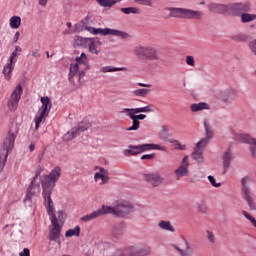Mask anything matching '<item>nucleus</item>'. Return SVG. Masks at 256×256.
<instances>
[{
    "mask_svg": "<svg viewBox=\"0 0 256 256\" xmlns=\"http://www.w3.org/2000/svg\"><path fill=\"white\" fill-rule=\"evenodd\" d=\"M76 63L70 64L68 81L71 85H75L76 82L81 83V79L85 77V71L91 69V64H89V58L87 54L81 53L80 56L75 58Z\"/></svg>",
    "mask_w": 256,
    "mask_h": 256,
    "instance_id": "1",
    "label": "nucleus"
},
{
    "mask_svg": "<svg viewBox=\"0 0 256 256\" xmlns=\"http://www.w3.org/2000/svg\"><path fill=\"white\" fill-rule=\"evenodd\" d=\"M251 183L253 178L251 176H244L240 179V191L242 198L246 201L250 211H256L255 197L253 196V190H251Z\"/></svg>",
    "mask_w": 256,
    "mask_h": 256,
    "instance_id": "2",
    "label": "nucleus"
},
{
    "mask_svg": "<svg viewBox=\"0 0 256 256\" xmlns=\"http://www.w3.org/2000/svg\"><path fill=\"white\" fill-rule=\"evenodd\" d=\"M76 31H88L91 33V35H113V37H121V39H127L129 37V34L127 32H123L121 30L117 29H111V28H95L91 26H82L81 24L75 25Z\"/></svg>",
    "mask_w": 256,
    "mask_h": 256,
    "instance_id": "3",
    "label": "nucleus"
},
{
    "mask_svg": "<svg viewBox=\"0 0 256 256\" xmlns=\"http://www.w3.org/2000/svg\"><path fill=\"white\" fill-rule=\"evenodd\" d=\"M133 55L141 61H159L157 48L151 45H137L133 49Z\"/></svg>",
    "mask_w": 256,
    "mask_h": 256,
    "instance_id": "4",
    "label": "nucleus"
},
{
    "mask_svg": "<svg viewBox=\"0 0 256 256\" xmlns=\"http://www.w3.org/2000/svg\"><path fill=\"white\" fill-rule=\"evenodd\" d=\"M155 109L152 104H149L140 108H123L120 113L129 117V119H135L136 121H143L147 119V115L139 113H153ZM138 114V115H137Z\"/></svg>",
    "mask_w": 256,
    "mask_h": 256,
    "instance_id": "5",
    "label": "nucleus"
},
{
    "mask_svg": "<svg viewBox=\"0 0 256 256\" xmlns=\"http://www.w3.org/2000/svg\"><path fill=\"white\" fill-rule=\"evenodd\" d=\"M74 41L76 45H79L80 47H88L92 55H99V53H101L99 46L103 45V43L99 37L85 38L81 36H75Z\"/></svg>",
    "mask_w": 256,
    "mask_h": 256,
    "instance_id": "6",
    "label": "nucleus"
},
{
    "mask_svg": "<svg viewBox=\"0 0 256 256\" xmlns=\"http://www.w3.org/2000/svg\"><path fill=\"white\" fill-rule=\"evenodd\" d=\"M61 177V167H55L48 175L40 176V182L43 191H52L55 189L57 180Z\"/></svg>",
    "mask_w": 256,
    "mask_h": 256,
    "instance_id": "7",
    "label": "nucleus"
},
{
    "mask_svg": "<svg viewBox=\"0 0 256 256\" xmlns=\"http://www.w3.org/2000/svg\"><path fill=\"white\" fill-rule=\"evenodd\" d=\"M171 17H176L180 19H203V12L199 10H191L187 8H171Z\"/></svg>",
    "mask_w": 256,
    "mask_h": 256,
    "instance_id": "8",
    "label": "nucleus"
},
{
    "mask_svg": "<svg viewBox=\"0 0 256 256\" xmlns=\"http://www.w3.org/2000/svg\"><path fill=\"white\" fill-rule=\"evenodd\" d=\"M14 147H15V134L12 132H8L3 142V149L0 151L1 169L5 167V161H7L8 153H10V151H13Z\"/></svg>",
    "mask_w": 256,
    "mask_h": 256,
    "instance_id": "9",
    "label": "nucleus"
},
{
    "mask_svg": "<svg viewBox=\"0 0 256 256\" xmlns=\"http://www.w3.org/2000/svg\"><path fill=\"white\" fill-rule=\"evenodd\" d=\"M51 226L49 228V241H54V243H57V245H61V231H63V225L59 224V220L52 218Z\"/></svg>",
    "mask_w": 256,
    "mask_h": 256,
    "instance_id": "10",
    "label": "nucleus"
},
{
    "mask_svg": "<svg viewBox=\"0 0 256 256\" xmlns=\"http://www.w3.org/2000/svg\"><path fill=\"white\" fill-rule=\"evenodd\" d=\"M135 207L129 201L122 200L114 206V215L116 217H127L129 213H133Z\"/></svg>",
    "mask_w": 256,
    "mask_h": 256,
    "instance_id": "11",
    "label": "nucleus"
},
{
    "mask_svg": "<svg viewBox=\"0 0 256 256\" xmlns=\"http://www.w3.org/2000/svg\"><path fill=\"white\" fill-rule=\"evenodd\" d=\"M23 94V87L21 84H18L13 90L9 100H8V109L10 111H17L19 107V101H21V95Z\"/></svg>",
    "mask_w": 256,
    "mask_h": 256,
    "instance_id": "12",
    "label": "nucleus"
},
{
    "mask_svg": "<svg viewBox=\"0 0 256 256\" xmlns=\"http://www.w3.org/2000/svg\"><path fill=\"white\" fill-rule=\"evenodd\" d=\"M39 177L38 174H36L31 182L30 187L28 188V193L24 199L25 205L28 207H31V199L32 197H37L39 193H41V185L37 184V178Z\"/></svg>",
    "mask_w": 256,
    "mask_h": 256,
    "instance_id": "13",
    "label": "nucleus"
},
{
    "mask_svg": "<svg viewBox=\"0 0 256 256\" xmlns=\"http://www.w3.org/2000/svg\"><path fill=\"white\" fill-rule=\"evenodd\" d=\"M89 127H91V124H89V122H82L78 124V126L73 127L70 131H68L64 135V140L71 141L75 139V137H78V135H80L81 133H84V131H87Z\"/></svg>",
    "mask_w": 256,
    "mask_h": 256,
    "instance_id": "14",
    "label": "nucleus"
},
{
    "mask_svg": "<svg viewBox=\"0 0 256 256\" xmlns=\"http://www.w3.org/2000/svg\"><path fill=\"white\" fill-rule=\"evenodd\" d=\"M190 165L191 164L189 163V156H184L179 167L174 170L176 181H181L183 177H187L189 175Z\"/></svg>",
    "mask_w": 256,
    "mask_h": 256,
    "instance_id": "15",
    "label": "nucleus"
},
{
    "mask_svg": "<svg viewBox=\"0 0 256 256\" xmlns=\"http://www.w3.org/2000/svg\"><path fill=\"white\" fill-rule=\"evenodd\" d=\"M207 147V140H200L197 142L194 152L192 153V159H194L195 162L198 163V165H201V163L205 162V157L203 156V152L205 151V148Z\"/></svg>",
    "mask_w": 256,
    "mask_h": 256,
    "instance_id": "16",
    "label": "nucleus"
},
{
    "mask_svg": "<svg viewBox=\"0 0 256 256\" xmlns=\"http://www.w3.org/2000/svg\"><path fill=\"white\" fill-rule=\"evenodd\" d=\"M53 192L49 190H43L42 195L44 197L45 207L47 214L50 217V221H53V218L57 219V214L54 213L55 211V204L53 203V200L51 199V194Z\"/></svg>",
    "mask_w": 256,
    "mask_h": 256,
    "instance_id": "17",
    "label": "nucleus"
},
{
    "mask_svg": "<svg viewBox=\"0 0 256 256\" xmlns=\"http://www.w3.org/2000/svg\"><path fill=\"white\" fill-rule=\"evenodd\" d=\"M134 151L136 155H140V153H145L147 151H167V147L159 144H140L134 145Z\"/></svg>",
    "mask_w": 256,
    "mask_h": 256,
    "instance_id": "18",
    "label": "nucleus"
},
{
    "mask_svg": "<svg viewBox=\"0 0 256 256\" xmlns=\"http://www.w3.org/2000/svg\"><path fill=\"white\" fill-rule=\"evenodd\" d=\"M130 256H149L151 255V247L147 244H135L129 246Z\"/></svg>",
    "mask_w": 256,
    "mask_h": 256,
    "instance_id": "19",
    "label": "nucleus"
},
{
    "mask_svg": "<svg viewBox=\"0 0 256 256\" xmlns=\"http://www.w3.org/2000/svg\"><path fill=\"white\" fill-rule=\"evenodd\" d=\"M144 180L146 183H149L152 187H161L163 185L165 178L161 176V174L155 172V173H149L144 174Z\"/></svg>",
    "mask_w": 256,
    "mask_h": 256,
    "instance_id": "20",
    "label": "nucleus"
},
{
    "mask_svg": "<svg viewBox=\"0 0 256 256\" xmlns=\"http://www.w3.org/2000/svg\"><path fill=\"white\" fill-rule=\"evenodd\" d=\"M184 245H177L173 244L172 247L177 251L178 255L180 256H193V248L191 247V242H189L187 239L183 240Z\"/></svg>",
    "mask_w": 256,
    "mask_h": 256,
    "instance_id": "21",
    "label": "nucleus"
},
{
    "mask_svg": "<svg viewBox=\"0 0 256 256\" xmlns=\"http://www.w3.org/2000/svg\"><path fill=\"white\" fill-rule=\"evenodd\" d=\"M220 99L223 103L229 105V103H233V101H237V90H226L220 94Z\"/></svg>",
    "mask_w": 256,
    "mask_h": 256,
    "instance_id": "22",
    "label": "nucleus"
},
{
    "mask_svg": "<svg viewBox=\"0 0 256 256\" xmlns=\"http://www.w3.org/2000/svg\"><path fill=\"white\" fill-rule=\"evenodd\" d=\"M223 175H225V173H227L231 167V161H233V152L231 151V149H227L223 156Z\"/></svg>",
    "mask_w": 256,
    "mask_h": 256,
    "instance_id": "23",
    "label": "nucleus"
},
{
    "mask_svg": "<svg viewBox=\"0 0 256 256\" xmlns=\"http://www.w3.org/2000/svg\"><path fill=\"white\" fill-rule=\"evenodd\" d=\"M124 233H125V224L123 223H118L111 230L112 237H114L115 239H121Z\"/></svg>",
    "mask_w": 256,
    "mask_h": 256,
    "instance_id": "24",
    "label": "nucleus"
},
{
    "mask_svg": "<svg viewBox=\"0 0 256 256\" xmlns=\"http://www.w3.org/2000/svg\"><path fill=\"white\" fill-rule=\"evenodd\" d=\"M107 170H105V168H100L99 172H96L94 174V180L95 181H99V179H101V183L100 185H105L106 183H109V176L107 175Z\"/></svg>",
    "mask_w": 256,
    "mask_h": 256,
    "instance_id": "25",
    "label": "nucleus"
},
{
    "mask_svg": "<svg viewBox=\"0 0 256 256\" xmlns=\"http://www.w3.org/2000/svg\"><path fill=\"white\" fill-rule=\"evenodd\" d=\"M41 103L42 106L39 108L38 111H41L42 113H46L49 115V113H51V100L49 99V97L45 96L41 98Z\"/></svg>",
    "mask_w": 256,
    "mask_h": 256,
    "instance_id": "26",
    "label": "nucleus"
},
{
    "mask_svg": "<svg viewBox=\"0 0 256 256\" xmlns=\"http://www.w3.org/2000/svg\"><path fill=\"white\" fill-rule=\"evenodd\" d=\"M209 109H210V106L207 102L193 103L190 105V111L192 113H197L199 111H205Z\"/></svg>",
    "mask_w": 256,
    "mask_h": 256,
    "instance_id": "27",
    "label": "nucleus"
},
{
    "mask_svg": "<svg viewBox=\"0 0 256 256\" xmlns=\"http://www.w3.org/2000/svg\"><path fill=\"white\" fill-rule=\"evenodd\" d=\"M232 9L234 11H238L239 13H247L251 11V5L249 2L236 3L233 4Z\"/></svg>",
    "mask_w": 256,
    "mask_h": 256,
    "instance_id": "28",
    "label": "nucleus"
},
{
    "mask_svg": "<svg viewBox=\"0 0 256 256\" xmlns=\"http://www.w3.org/2000/svg\"><path fill=\"white\" fill-rule=\"evenodd\" d=\"M158 228L161 229V231H169V233H175V226H173L171 221L161 220L158 223Z\"/></svg>",
    "mask_w": 256,
    "mask_h": 256,
    "instance_id": "29",
    "label": "nucleus"
},
{
    "mask_svg": "<svg viewBox=\"0 0 256 256\" xmlns=\"http://www.w3.org/2000/svg\"><path fill=\"white\" fill-rule=\"evenodd\" d=\"M206 137L202 138L201 141H206V146L209 145V141L213 139V130L211 129V125H209V122L207 120H204L203 122Z\"/></svg>",
    "mask_w": 256,
    "mask_h": 256,
    "instance_id": "30",
    "label": "nucleus"
},
{
    "mask_svg": "<svg viewBox=\"0 0 256 256\" xmlns=\"http://www.w3.org/2000/svg\"><path fill=\"white\" fill-rule=\"evenodd\" d=\"M236 139L241 143H247L248 145H256V138L249 136V134H237Z\"/></svg>",
    "mask_w": 256,
    "mask_h": 256,
    "instance_id": "31",
    "label": "nucleus"
},
{
    "mask_svg": "<svg viewBox=\"0 0 256 256\" xmlns=\"http://www.w3.org/2000/svg\"><path fill=\"white\" fill-rule=\"evenodd\" d=\"M48 116L49 114L38 110L34 118L35 129H39V126L43 123V121H45V119H47Z\"/></svg>",
    "mask_w": 256,
    "mask_h": 256,
    "instance_id": "32",
    "label": "nucleus"
},
{
    "mask_svg": "<svg viewBox=\"0 0 256 256\" xmlns=\"http://www.w3.org/2000/svg\"><path fill=\"white\" fill-rule=\"evenodd\" d=\"M96 211L98 213V217H101L103 215H115V207L111 206L102 205V207Z\"/></svg>",
    "mask_w": 256,
    "mask_h": 256,
    "instance_id": "33",
    "label": "nucleus"
},
{
    "mask_svg": "<svg viewBox=\"0 0 256 256\" xmlns=\"http://www.w3.org/2000/svg\"><path fill=\"white\" fill-rule=\"evenodd\" d=\"M13 69H15V64L8 61L3 68V75L6 81L11 79V73H13Z\"/></svg>",
    "mask_w": 256,
    "mask_h": 256,
    "instance_id": "34",
    "label": "nucleus"
},
{
    "mask_svg": "<svg viewBox=\"0 0 256 256\" xmlns=\"http://www.w3.org/2000/svg\"><path fill=\"white\" fill-rule=\"evenodd\" d=\"M117 71H129L127 67H113V66H103L100 68V73H115Z\"/></svg>",
    "mask_w": 256,
    "mask_h": 256,
    "instance_id": "35",
    "label": "nucleus"
},
{
    "mask_svg": "<svg viewBox=\"0 0 256 256\" xmlns=\"http://www.w3.org/2000/svg\"><path fill=\"white\" fill-rule=\"evenodd\" d=\"M111 256H131V250L128 247L116 249Z\"/></svg>",
    "mask_w": 256,
    "mask_h": 256,
    "instance_id": "36",
    "label": "nucleus"
},
{
    "mask_svg": "<svg viewBox=\"0 0 256 256\" xmlns=\"http://www.w3.org/2000/svg\"><path fill=\"white\" fill-rule=\"evenodd\" d=\"M79 235H81V227L79 226L69 229L65 233V237H79Z\"/></svg>",
    "mask_w": 256,
    "mask_h": 256,
    "instance_id": "37",
    "label": "nucleus"
},
{
    "mask_svg": "<svg viewBox=\"0 0 256 256\" xmlns=\"http://www.w3.org/2000/svg\"><path fill=\"white\" fill-rule=\"evenodd\" d=\"M149 93H151V90L146 88H139L132 91V95H134V97H147Z\"/></svg>",
    "mask_w": 256,
    "mask_h": 256,
    "instance_id": "38",
    "label": "nucleus"
},
{
    "mask_svg": "<svg viewBox=\"0 0 256 256\" xmlns=\"http://www.w3.org/2000/svg\"><path fill=\"white\" fill-rule=\"evenodd\" d=\"M240 17L242 23H251L256 20V14L242 13Z\"/></svg>",
    "mask_w": 256,
    "mask_h": 256,
    "instance_id": "39",
    "label": "nucleus"
},
{
    "mask_svg": "<svg viewBox=\"0 0 256 256\" xmlns=\"http://www.w3.org/2000/svg\"><path fill=\"white\" fill-rule=\"evenodd\" d=\"M10 27L11 29H19V27H21V17L12 16L10 18Z\"/></svg>",
    "mask_w": 256,
    "mask_h": 256,
    "instance_id": "40",
    "label": "nucleus"
},
{
    "mask_svg": "<svg viewBox=\"0 0 256 256\" xmlns=\"http://www.w3.org/2000/svg\"><path fill=\"white\" fill-rule=\"evenodd\" d=\"M205 237H206L208 243H211V245H215V243H217V237L215 236V232H213L211 230H206Z\"/></svg>",
    "mask_w": 256,
    "mask_h": 256,
    "instance_id": "41",
    "label": "nucleus"
},
{
    "mask_svg": "<svg viewBox=\"0 0 256 256\" xmlns=\"http://www.w3.org/2000/svg\"><path fill=\"white\" fill-rule=\"evenodd\" d=\"M97 217H99V213L96 210L88 215L81 217L80 220L84 223H89V221H93V219H97Z\"/></svg>",
    "mask_w": 256,
    "mask_h": 256,
    "instance_id": "42",
    "label": "nucleus"
},
{
    "mask_svg": "<svg viewBox=\"0 0 256 256\" xmlns=\"http://www.w3.org/2000/svg\"><path fill=\"white\" fill-rule=\"evenodd\" d=\"M158 137L161 141H167V139H169V128H167V126H163L158 133Z\"/></svg>",
    "mask_w": 256,
    "mask_h": 256,
    "instance_id": "43",
    "label": "nucleus"
},
{
    "mask_svg": "<svg viewBox=\"0 0 256 256\" xmlns=\"http://www.w3.org/2000/svg\"><path fill=\"white\" fill-rule=\"evenodd\" d=\"M122 153L125 157H133L134 155H137L134 145H129L128 149H124Z\"/></svg>",
    "mask_w": 256,
    "mask_h": 256,
    "instance_id": "44",
    "label": "nucleus"
},
{
    "mask_svg": "<svg viewBox=\"0 0 256 256\" xmlns=\"http://www.w3.org/2000/svg\"><path fill=\"white\" fill-rule=\"evenodd\" d=\"M170 143L174 145L175 149H178L179 151H186L187 150V145L181 144L179 140H170Z\"/></svg>",
    "mask_w": 256,
    "mask_h": 256,
    "instance_id": "45",
    "label": "nucleus"
},
{
    "mask_svg": "<svg viewBox=\"0 0 256 256\" xmlns=\"http://www.w3.org/2000/svg\"><path fill=\"white\" fill-rule=\"evenodd\" d=\"M56 217H57V221H58L59 225H62V227H63V225L65 223V219H67V214L65 212H63V210H59L57 212Z\"/></svg>",
    "mask_w": 256,
    "mask_h": 256,
    "instance_id": "46",
    "label": "nucleus"
},
{
    "mask_svg": "<svg viewBox=\"0 0 256 256\" xmlns=\"http://www.w3.org/2000/svg\"><path fill=\"white\" fill-rule=\"evenodd\" d=\"M132 120V126L126 129V131H139V127H141V122L136 120L135 118H130Z\"/></svg>",
    "mask_w": 256,
    "mask_h": 256,
    "instance_id": "47",
    "label": "nucleus"
},
{
    "mask_svg": "<svg viewBox=\"0 0 256 256\" xmlns=\"http://www.w3.org/2000/svg\"><path fill=\"white\" fill-rule=\"evenodd\" d=\"M122 13H124L125 15H131V13L133 15L139 13V8L137 7H127V8H121Z\"/></svg>",
    "mask_w": 256,
    "mask_h": 256,
    "instance_id": "48",
    "label": "nucleus"
},
{
    "mask_svg": "<svg viewBox=\"0 0 256 256\" xmlns=\"http://www.w3.org/2000/svg\"><path fill=\"white\" fill-rule=\"evenodd\" d=\"M196 208H197L198 213H202L203 215H205V213H207V204H205V202L196 203Z\"/></svg>",
    "mask_w": 256,
    "mask_h": 256,
    "instance_id": "49",
    "label": "nucleus"
},
{
    "mask_svg": "<svg viewBox=\"0 0 256 256\" xmlns=\"http://www.w3.org/2000/svg\"><path fill=\"white\" fill-rule=\"evenodd\" d=\"M248 49L250 50L252 55L256 57V39H253L248 43Z\"/></svg>",
    "mask_w": 256,
    "mask_h": 256,
    "instance_id": "50",
    "label": "nucleus"
},
{
    "mask_svg": "<svg viewBox=\"0 0 256 256\" xmlns=\"http://www.w3.org/2000/svg\"><path fill=\"white\" fill-rule=\"evenodd\" d=\"M137 5H144L146 7H152L153 6V0H134Z\"/></svg>",
    "mask_w": 256,
    "mask_h": 256,
    "instance_id": "51",
    "label": "nucleus"
},
{
    "mask_svg": "<svg viewBox=\"0 0 256 256\" xmlns=\"http://www.w3.org/2000/svg\"><path fill=\"white\" fill-rule=\"evenodd\" d=\"M233 41H240V42H245L247 41V36L245 34H238L232 37Z\"/></svg>",
    "mask_w": 256,
    "mask_h": 256,
    "instance_id": "52",
    "label": "nucleus"
},
{
    "mask_svg": "<svg viewBox=\"0 0 256 256\" xmlns=\"http://www.w3.org/2000/svg\"><path fill=\"white\" fill-rule=\"evenodd\" d=\"M243 215L256 228V219L253 218V216H251L250 214H248L247 211H243Z\"/></svg>",
    "mask_w": 256,
    "mask_h": 256,
    "instance_id": "53",
    "label": "nucleus"
},
{
    "mask_svg": "<svg viewBox=\"0 0 256 256\" xmlns=\"http://www.w3.org/2000/svg\"><path fill=\"white\" fill-rule=\"evenodd\" d=\"M208 181L211 183L212 187H221V182H217L214 176L209 175Z\"/></svg>",
    "mask_w": 256,
    "mask_h": 256,
    "instance_id": "54",
    "label": "nucleus"
},
{
    "mask_svg": "<svg viewBox=\"0 0 256 256\" xmlns=\"http://www.w3.org/2000/svg\"><path fill=\"white\" fill-rule=\"evenodd\" d=\"M18 53H17V51H13L12 53H11V55H10V57H9V59H8V62H10V63H17V57H18Z\"/></svg>",
    "mask_w": 256,
    "mask_h": 256,
    "instance_id": "55",
    "label": "nucleus"
},
{
    "mask_svg": "<svg viewBox=\"0 0 256 256\" xmlns=\"http://www.w3.org/2000/svg\"><path fill=\"white\" fill-rule=\"evenodd\" d=\"M186 65H189L190 67H195V57L186 56Z\"/></svg>",
    "mask_w": 256,
    "mask_h": 256,
    "instance_id": "56",
    "label": "nucleus"
},
{
    "mask_svg": "<svg viewBox=\"0 0 256 256\" xmlns=\"http://www.w3.org/2000/svg\"><path fill=\"white\" fill-rule=\"evenodd\" d=\"M208 9H209L210 11H213V13H218L219 4L211 3V4H209Z\"/></svg>",
    "mask_w": 256,
    "mask_h": 256,
    "instance_id": "57",
    "label": "nucleus"
},
{
    "mask_svg": "<svg viewBox=\"0 0 256 256\" xmlns=\"http://www.w3.org/2000/svg\"><path fill=\"white\" fill-rule=\"evenodd\" d=\"M229 10V6L225 4H218V13H225Z\"/></svg>",
    "mask_w": 256,
    "mask_h": 256,
    "instance_id": "58",
    "label": "nucleus"
},
{
    "mask_svg": "<svg viewBox=\"0 0 256 256\" xmlns=\"http://www.w3.org/2000/svg\"><path fill=\"white\" fill-rule=\"evenodd\" d=\"M155 157V154H144L141 156L142 161L152 160Z\"/></svg>",
    "mask_w": 256,
    "mask_h": 256,
    "instance_id": "59",
    "label": "nucleus"
},
{
    "mask_svg": "<svg viewBox=\"0 0 256 256\" xmlns=\"http://www.w3.org/2000/svg\"><path fill=\"white\" fill-rule=\"evenodd\" d=\"M19 256H31V252L28 248H24L23 251L19 253Z\"/></svg>",
    "mask_w": 256,
    "mask_h": 256,
    "instance_id": "60",
    "label": "nucleus"
},
{
    "mask_svg": "<svg viewBox=\"0 0 256 256\" xmlns=\"http://www.w3.org/2000/svg\"><path fill=\"white\" fill-rule=\"evenodd\" d=\"M251 155L254 159H256V145L250 147Z\"/></svg>",
    "mask_w": 256,
    "mask_h": 256,
    "instance_id": "61",
    "label": "nucleus"
},
{
    "mask_svg": "<svg viewBox=\"0 0 256 256\" xmlns=\"http://www.w3.org/2000/svg\"><path fill=\"white\" fill-rule=\"evenodd\" d=\"M32 57H35L36 59L37 57H41V54L39 53V49L32 50Z\"/></svg>",
    "mask_w": 256,
    "mask_h": 256,
    "instance_id": "62",
    "label": "nucleus"
},
{
    "mask_svg": "<svg viewBox=\"0 0 256 256\" xmlns=\"http://www.w3.org/2000/svg\"><path fill=\"white\" fill-rule=\"evenodd\" d=\"M47 3H49V0H38L40 7H47Z\"/></svg>",
    "mask_w": 256,
    "mask_h": 256,
    "instance_id": "63",
    "label": "nucleus"
},
{
    "mask_svg": "<svg viewBox=\"0 0 256 256\" xmlns=\"http://www.w3.org/2000/svg\"><path fill=\"white\" fill-rule=\"evenodd\" d=\"M20 33L19 32H16L15 35H14V39H13V43H17V41H19V37H20Z\"/></svg>",
    "mask_w": 256,
    "mask_h": 256,
    "instance_id": "64",
    "label": "nucleus"
}]
</instances>
